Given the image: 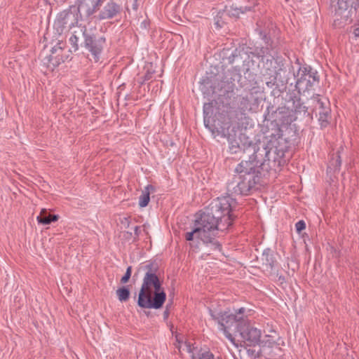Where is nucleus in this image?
Returning <instances> with one entry per match:
<instances>
[{
    "instance_id": "obj_28",
    "label": "nucleus",
    "mask_w": 359,
    "mask_h": 359,
    "mask_svg": "<svg viewBox=\"0 0 359 359\" xmlns=\"http://www.w3.org/2000/svg\"><path fill=\"white\" fill-rule=\"evenodd\" d=\"M203 113L204 115H209L212 113V103H205L203 106Z\"/></svg>"
},
{
    "instance_id": "obj_26",
    "label": "nucleus",
    "mask_w": 359,
    "mask_h": 359,
    "mask_svg": "<svg viewBox=\"0 0 359 359\" xmlns=\"http://www.w3.org/2000/svg\"><path fill=\"white\" fill-rule=\"evenodd\" d=\"M146 67L147 68V72L146 73L144 76V81H148L151 78V74L154 72V70L152 68V64H148Z\"/></svg>"
},
{
    "instance_id": "obj_4",
    "label": "nucleus",
    "mask_w": 359,
    "mask_h": 359,
    "mask_svg": "<svg viewBox=\"0 0 359 359\" xmlns=\"http://www.w3.org/2000/svg\"><path fill=\"white\" fill-rule=\"evenodd\" d=\"M260 165L259 163L250 156V161H242L236 168L238 176L227 185L229 193L237 195H246L257 183L255 175L256 167Z\"/></svg>"
},
{
    "instance_id": "obj_34",
    "label": "nucleus",
    "mask_w": 359,
    "mask_h": 359,
    "mask_svg": "<svg viewBox=\"0 0 359 359\" xmlns=\"http://www.w3.org/2000/svg\"><path fill=\"white\" fill-rule=\"evenodd\" d=\"M134 231H135V236H138L140 233V227L137 226H135V229H134Z\"/></svg>"
},
{
    "instance_id": "obj_6",
    "label": "nucleus",
    "mask_w": 359,
    "mask_h": 359,
    "mask_svg": "<svg viewBox=\"0 0 359 359\" xmlns=\"http://www.w3.org/2000/svg\"><path fill=\"white\" fill-rule=\"evenodd\" d=\"M261 73L266 80V83L269 87L276 84L277 81L282 84L287 82V71L281 67L278 68L277 62L273 59L263 60Z\"/></svg>"
},
{
    "instance_id": "obj_2",
    "label": "nucleus",
    "mask_w": 359,
    "mask_h": 359,
    "mask_svg": "<svg viewBox=\"0 0 359 359\" xmlns=\"http://www.w3.org/2000/svg\"><path fill=\"white\" fill-rule=\"evenodd\" d=\"M209 312L212 319L217 321L220 326L219 330L236 347L238 346V343L229 332V330L234 325L241 338V341L245 345L255 346L260 342L261 330L255 327L248 320L251 310L241 307L235 309L233 313L225 311L216 314L211 309L209 310Z\"/></svg>"
},
{
    "instance_id": "obj_15",
    "label": "nucleus",
    "mask_w": 359,
    "mask_h": 359,
    "mask_svg": "<svg viewBox=\"0 0 359 359\" xmlns=\"http://www.w3.org/2000/svg\"><path fill=\"white\" fill-rule=\"evenodd\" d=\"M217 232V231H216L215 233ZM216 234L211 236V241L203 242V246L201 248L203 252V255H209L214 251L220 250V245L214 238Z\"/></svg>"
},
{
    "instance_id": "obj_5",
    "label": "nucleus",
    "mask_w": 359,
    "mask_h": 359,
    "mask_svg": "<svg viewBox=\"0 0 359 359\" xmlns=\"http://www.w3.org/2000/svg\"><path fill=\"white\" fill-rule=\"evenodd\" d=\"M285 139L282 137H272L266 146L258 147L257 153L253 159L260 165L266 161H273L280 163V160L284 157L288 145Z\"/></svg>"
},
{
    "instance_id": "obj_20",
    "label": "nucleus",
    "mask_w": 359,
    "mask_h": 359,
    "mask_svg": "<svg viewBox=\"0 0 359 359\" xmlns=\"http://www.w3.org/2000/svg\"><path fill=\"white\" fill-rule=\"evenodd\" d=\"M116 293L118 300L121 302L128 301L130 297V290L126 287L118 288Z\"/></svg>"
},
{
    "instance_id": "obj_10",
    "label": "nucleus",
    "mask_w": 359,
    "mask_h": 359,
    "mask_svg": "<svg viewBox=\"0 0 359 359\" xmlns=\"http://www.w3.org/2000/svg\"><path fill=\"white\" fill-rule=\"evenodd\" d=\"M85 38V47L91 53L90 60L97 62L103 50L105 39L103 37L95 38L83 32Z\"/></svg>"
},
{
    "instance_id": "obj_35",
    "label": "nucleus",
    "mask_w": 359,
    "mask_h": 359,
    "mask_svg": "<svg viewBox=\"0 0 359 359\" xmlns=\"http://www.w3.org/2000/svg\"><path fill=\"white\" fill-rule=\"evenodd\" d=\"M235 57V55L233 53H232L231 56H230L229 57V62L230 63H232L233 62V58Z\"/></svg>"
},
{
    "instance_id": "obj_17",
    "label": "nucleus",
    "mask_w": 359,
    "mask_h": 359,
    "mask_svg": "<svg viewBox=\"0 0 359 359\" xmlns=\"http://www.w3.org/2000/svg\"><path fill=\"white\" fill-rule=\"evenodd\" d=\"M153 191H154V188L152 185L145 187L142 192V195L140 196L139 205L141 208H144L148 205L150 200V192Z\"/></svg>"
},
{
    "instance_id": "obj_31",
    "label": "nucleus",
    "mask_w": 359,
    "mask_h": 359,
    "mask_svg": "<svg viewBox=\"0 0 359 359\" xmlns=\"http://www.w3.org/2000/svg\"><path fill=\"white\" fill-rule=\"evenodd\" d=\"M223 24H224L223 21L219 20L218 17L217 18V19H215V25L217 29H219V28L222 27Z\"/></svg>"
},
{
    "instance_id": "obj_32",
    "label": "nucleus",
    "mask_w": 359,
    "mask_h": 359,
    "mask_svg": "<svg viewBox=\"0 0 359 359\" xmlns=\"http://www.w3.org/2000/svg\"><path fill=\"white\" fill-rule=\"evenodd\" d=\"M209 123H210V118L208 117V115H204V124L206 128L211 130L210 127L209 126Z\"/></svg>"
},
{
    "instance_id": "obj_16",
    "label": "nucleus",
    "mask_w": 359,
    "mask_h": 359,
    "mask_svg": "<svg viewBox=\"0 0 359 359\" xmlns=\"http://www.w3.org/2000/svg\"><path fill=\"white\" fill-rule=\"evenodd\" d=\"M59 219V216L57 215H50L48 213L46 209L43 208L41 210V212L39 216H37L36 219L39 224H49L52 222H56Z\"/></svg>"
},
{
    "instance_id": "obj_38",
    "label": "nucleus",
    "mask_w": 359,
    "mask_h": 359,
    "mask_svg": "<svg viewBox=\"0 0 359 359\" xmlns=\"http://www.w3.org/2000/svg\"><path fill=\"white\" fill-rule=\"evenodd\" d=\"M51 51H52V53H53L55 51H56V48H53V49H52V50H51Z\"/></svg>"
},
{
    "instance_id": "obj_25",
    "label": "nucleus",
    "mask_w": 359,
    "mask_h": 359,
    "mask_svg": "<svg viewBox=\"0 0 359 359\" xmlns=\"http://www.w3.org/2000/svg\"><path fill=\"white\" fill-rule=\"evenodd\" d=\"M224 78H240V74L237 69H233V71L228 70L225 74Z\"/></svg>"
},
{
    "instance_id": "obj_33",
    "label": "nucleus",
    "mask_w": 359,
    "mask_h": 359,
    "mask_svg": "<svg viewBox=\"0 0 359 359\" xmlns=\"http://www.w3.org/2000/svg\"><path fill=\"white\" fill-rule=\"evenodd\" d=\"M353 34L356 39H359V27L354 29Z\"/></svg>"
},
{
    "instance_id": "obj_22",
    "label": "nucleus",
    "mask_w": 359,
    "mask_h": 359,
    "mask_svg": "<svg viewBox=\"0 0 359 359\" xmlns=\"http://www.w3.org/2000/svg\"><path fill=\"white\" fill-rule=\"evenodd\" d=\"M179 350L180 351L182 348L183 351H186L187 352L191 353V356L193 354H197L199 350L197 348L194 347L190 342L185 341L183 345H179Z\"/></svg>"
},
{
    "instance_id": "obj_21",
    "label": "nucleus",
    "mask_w": 359,
    "mask_h": 359,
    "mask_svg": "<svg viewBox=\"0 0 359 359\" xmlns=\"http://www.w3.org/2000/svg\"><path fill=\"white\" fill-rule=\"evenodd\" d=\"M247 10H250L247 7L244 8V10L242 7L237 8L233 6H230L229 8L226 7V11L230 16L238 18L240 13H245Z\"/></svg>"
},
{
    "instance_id": "obj_9",
    "label": "nucleus",
    "mask_w": 359,
    "mask_h": 359,
    "mask_svg": "<svg viewBox=\"0 0 359 359\" xmlns=\"http://www.w3.org/2000/svg\"><path fill=\"white\" fill-rule=\"evenodd\" d=\"M359 6V0H338L335 8V22L347 21L353 8L355 10Z\"/></svg>"
},
{
    "instance_id": "obj_13",
    "label": "nucleus",
    "mask_w": 359,
    "mask_h": 359,
    "mask_svg": "<svg viewBox=\"0 0 359 359\" xmlns=\"http://www.w3.org/2000/svg\"><path fill=\"white\" fill-rule=\"evenodd\" d=\"M77 23V18L72 11H64L57 17L55 24L61 27L71 28Z\"/></svg>"
},
{
    "instance_id": "obj_7",
    "label": "nucleus",
    "mask_w": 359,
    "mask_h": 359,
    "mask_svg": "<svg viewBox=\"0 0 359 359\" xmlns=\"http://www.w3.org/2000/svg\"><path fill=\"white\" fill-rule=\"evenodd\" d=\"M227 140L230 153L238 154L243 151V154L248 156V161H250V156H255L257 147L244 134L241 133L239 136L236 137V134L229 133Z\"/></svg>"
},
{
    "instance_id": "obj_30",
    "label": "nucleus",
    "mask_w": 359,
    "mask_h": 359,
    "mask_svg": "<svg viewBox=\"0 0 359 359\" xmlns=\"http://www.w3.org/2000/svg\"><path fill=\"white\" fill-rule=\"evenodd\" d=\"M341 161L339 156H337V158L334 161V164L332 163V165H334L335 169H338L341 165Z\"/></svg>"
},
{
    "instance_id": "obj_24",
    "label": "nucleus",
    "mask_w": 359,
    "mask_h": 359,
    "mask_svg": "<svg viewBox=\"0 0 359 359\" xmlns=\"http://www.w3.org/2000/svg\"><path fill=\"white\" fill-rule=\"evenodd\" d=\"M131 273H132V267L128 266L126 269L125 275L121 279V283H126L129 280V279L131 276Z\"/></svg>"
},
{
    "instance_id": "obj_37",
    "label": "nucleus",
    "mask_w": 359,
    "mask_h": 359,
    "mask_svg": "<svg viewBox=\"0 0 359 359\" xmlns=\"http://www.w3.org/2000/svg\"><path fill=\"white\" fill-rule=\"evenodd\" d=\"M124 220H125L126 224H127V226H128L129 222L128 221V219L127 218H124Z\"/></svg>"
},
{
    "instance_id": "obj_19",
    "label": "nucleus",
    "mask_w": 359,
    "mask_h": 359,
    "mask_svg": "<svg viewBox=\"0 0 359 359\" xmlns=\"http://www.w3.org/2000/svg\"><path fill=\"white\" fill-rule=\"evenodd\" d=\"M192 359H219L215 358V355L209 351H203L200 349L197 354H193Z\"/></svg>"
},
{
    "instance_id": "obj_27",
    "label": "nucleus",
    "mask_w": 359,
    "mask_h": 359,
    "mask_svg": "<svg viewBox=\"0 0 359 359\" xmlns=\"http://www.w3.org/2000/svg\"><path fill=\"white\" fill-rule=\"evenodd\" d=\"M69 41L72 46V47L74 48V50H77L79 48L78 41H79V36L72 35L69 38Z\"/></svg>"
},
{
    "instance_id": "obj_8",
    "label": "nucleus",
    "mask_w": 359,
    "mask_h": 359,
    "mask_svg": "<svg viewBox=\"0 0 359 359\" xmlns=\"http://www.w3.org/2000/svg\"><path fill=\"white\" fill-rule=\"evenodd\" d=\"M313 107V112L318 116V121L322 127H325L328 123L331 109L330 102L326 97H321L319 95L313 96L311 99Z\"/></svg>"
},
{
    "instance_id": "obj_36",
    "label": "nucleus",
    "mask_w": 359,
    "mask_h": 359,
    "mask_svg": "<svg viewBox=\"0 0 359 359\" xmlns=\"http://www.w3.org/2000/svg\"><path fill=\"white\" fill-rule=\"evenodd\" d=\"M163 314H164V317H165V318H167V317L168 316V315H169V312H168V309H166V310L164 311V313H163Z\"/></svg>"
},
{
    "instance_id": "obj_3",
    "label": "nucleus",
    "mask_w": 359,
    "mask_h": 359,
    "mask_svg": "<svg viewBox=\"0 0 359 359\" xmlns=\"http://www.w3.org/2000/svg\"><path fill=\"white\" fill-rule=\"evenodd\" d=\"M144 271L142 286L138 294L137 304L144 309H160L166 299V294L156 273L158 265L149 262L140 267Z\"/></svg>"
},
{
    "instance_id": "obj_12",
    "label": "nucleus",
    "mask_w": 359,
    "mask_h": 359,
    "mask_svg": "<svg viewBox=\"0 0 359 359\" xmlns=\"http://www.w3.org/2000/svg\"><path fill=\"white\" fill-rule=\"evenodd\" d=\"M279 351H280V348L276 344H275V343H273L271 346H263L259 347L257 351L250 348L248 350V352L255 358L260 356H264L266 358L271 359L273 358L276 355V352Z\"/></svg>"
},
{
    "instance_id": "obj_23",
    "label": "nucleus",
    "mask_w": 359,
    "mask_h": 359,
    "mask_svg": "<svg viewBox=\"0 0 359 359\" xmlns=\"http://www.w3.org/2000/svg\"><path fill=\"white\" fill-rule=\"evenodd\" d=\"M294 109L295 112H306L307 108L306 106L300 103V100L294 102Z\"/></svg>"
},
{
    "instance_id": "obj_18",
    "label": "nucleus",
    "mask_w": 359,
    "mask_h": 359,
    "mask_svg": "<svg viewBox=\"0 0 359 359\" xmlns=\"http://www.w3.org/2000/svg\"><path fill=\"white\" fill-rule=\"evenodd\" d=\"M262 260L263 261V264L267 268H273L274 264V259L273 254L269 249H266L263 252L262 255Z\"/></svg>"
},
{
    "instance_id": "obj_29",
    "label": "nucleus",
    "mask_w": 359,
    "mask_h": 359,
    "mask_svg": "<svg viewBox=\"0 0 359 359\" xmlns=\"http://www.w3.org/2000/svg\"><path fill=\"white\" fill-rule=\"evenodd\" d=\"M296 230L298 233H300L302 230L306 228V224L303 220L297 222L295 224Z\"/></svg>"
},
{
    "instance_id": "obj_39",
    "label": "nucleus",
    "mask_w": 359,
    "mask_h": 359,
    "mask_svg": "<svg viewBox=\"0 0 359 359\" xmlns=\"http://www.w3.org/2000/svg\"><path fill=\"white\" fill-rule=\"evenodd\" d=\"M176 338H177V341H178V343L180 344H181V342H180V341L179 340L178 337L177 336V337H176Z\"/></svg>"
},
{
    "instance_id": "obj_14",
    "label": "nucleus",
    "mask_w": 359,
    "mask_h": 359,
    "mask_svg": "<svg viewBox=\"0 0 359 359\" xmlns=\"http://www.w3.org/2000/svg\"><path fill=\"white\" fill-rule=\"evenodd\" d=\"M119 11L120 6L117 4L110 1L107 4L103 10L100 12L99 18L101 20L112 18Z\"/></svg>"
},
{
    "instance_id": "obj_1",
    "label": "nucleus",
    "mask_w": 359,
    "mask_h": 359,
    "mask_svg": "<svg viewBox=\"0 0 359 359\" xmlns=\"http://www.w3.org/2000/svg\"><path fill=\"white\" fill-rule=\"evenodd\" d=\"M236 205V201L229 195L218 197L195 220L194 229L185 234L186 240L193 241L196 237L207 242L211 241L216 231L226 230L233 221L231 211Z\"/></svg>"
},
{
    "instance_id": "obj_11",
    "label": "nucleus",
    "mask_w": 359,
    "mask_h": 359,
    "mask_svg": "<svg viewBox=\"0 0 359 359\" xmlns=\"http://www.w3.org/2000/svg\"><path fill=\"white\" fill-rule=\"evenodd\" d=\"M296 88L300 90H306L312 86V81L316 80V76L314 72L308 70L307 68H299L297 74Z\"/></svg>"
}]
</instances>
